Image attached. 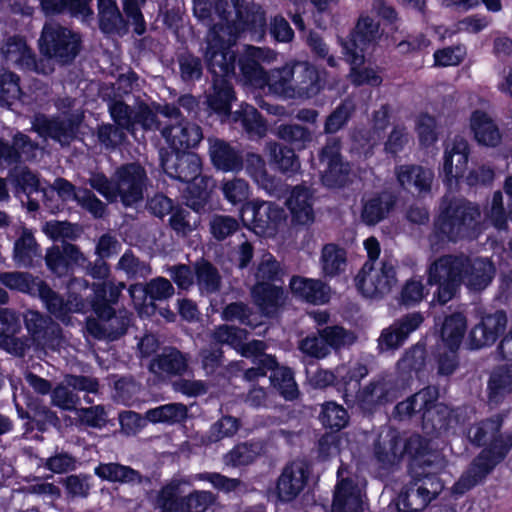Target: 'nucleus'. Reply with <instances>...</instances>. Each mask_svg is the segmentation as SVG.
<instances>
[{"label":"nucleus","instance_id":"f257e3e1","mask_svg":"<svg viewBox=\"0 0 512 512\" xmlns=\"http://www.w3.org/2000/svg\"><path fill=\"white\" fill-rule=\"evenodd\" d=\"M495 267L488 259L474 262L464 255L446 254L438 257L427 269V285L436 286L432 302L445 305L454 298L461 284L475 292L484 290L493 280Z\"/></svg>","mask_w":512,"mask_h":512},{"label":"nucleus","instance_id":"f03ea898","mask_svg":"<svg viewBox=\"0 0 512 512\" xmlns=\"http://www.w3.org/2000/svg\"><path fill=\"white\" fill-rule=\"evenodd\" d=\"M504 416L497 413L468 430V438L475 447H483L473 458L468 469L455 484L460 493L482 483L501 464L512 450V432H501Z\"/></svg>","mask_w":512,"mask_h":512},{"label":"nucleus","instance_id":"7ed1b4c3","mask_svg":"<svg viewBox=\"0 0 512 512\" xmlns=\"http://www.w3.org/2000/svg\"><path fill=\"white\" fill-rule=\"evenodd\" d=\"M235 46L219 34L212 35L207 40L204 53L208 71L218 68L224 76H233L244 85L263 89L266 83L263 63L273 59V51L253 45H244L239 51Z\"/></svg>","mask_w":512,"mask_h":512},{"label":"nucleus","instance_id":"20e7f679","mask_svg":"<svg viewBox=\"0 0 512 512\" xmlns=\"http://www.w3.org/2000/svg\"><path fill=\"white\" fill-rule=\"evenodd\" d=\"M480 219L478 204L463 197L443 198L433 221V235L439 242L449 243L476 239Z\"/></svg>","mask_w":512,"mask_h":512},{"label":"nucleus","instance_id":"39448f33","mask_svg":"<svg viewBox=\"0 0 512 512\" xmlns=\"http://www.w3.org/2000/svg\"><path fill=\"white\" fill-rule=\"evenodd\" d=\"M471 154L469 142L462 136L456 135L444 150L443 162L439 168V175L443 182L449 186L459 184L461 180L470 187L490 185L495 177L494 170L487 165L468 170Z\"/></svg>","mask_w":512,"mask_h":512},{"label":"nucleus","instance_id":"423d86ee","mask_svg":"<svg viewBox=\"0 0 512 512\" xmlns=\"http://www.w3.org/2000/svg\"><path fill=\"white\" fill-rule=\"evenodd\" d=\"M38 48L45 59L67 66L80 54L82 38L78 32L60 23H45L38 40Z\"/></svg>","mask_w":512,"mask_h":512},{"label":"nucleus","instance_id":"0eeeda50","mask_svg":"<svg viewBox=\"0 0 512 512\" xmlns=\"http://www.w3.org/2000/svg\"><path fill=\"white\" fill-rule=\"evenodd\" d=\"M443 489L438 474L431 472L411 473V480L400 490L395 504L398 512H421Z\"/></svg>","mask_w":512,"mask_h":512},{"label":"nucleus","instance_id":"6e6552de","mask_svg":"<svg viewBox=\"0 0 512 512\" xmlns=\"http://www.w3.org/2000/svg\"><path fill=\"white\" fill-rule=\"evenodd\" d=\"M381 38L380 23L361 14L349 35L340 39L342 54L347 63L363 64L365 54Z\"/></svg>","mask_w":512,"mask_h":512},{"label":"nucleus","instance_id":"1a4fd4ad","mask_svg":"<svg viewBox=\"0 0 512 512\" xmlns=\"http://www.w3.org/2000/svg\"><path fill=\"white\" fill-rule=\"evenodd\" d=\"M244 226L260 236L273 234L284 220V210L274 202L255 199L239 208Z\"/></svg>","mask_w":512,"mask_h":512},{"label":"nucleus","instance_id":"9d476101","mask_svg":"<svg viewBox=\"0 0 512 512\" xmlns=\"http://www.w3.org/2000/svg\"><path fill=\"white\" fill-rule=\"evenodd\" d=\"M320 165L325 168L322 173V182L328 188H343L349 182L351 167L341 154V140L337 137H328L325 145L318 152Z\"/></svg>","mask_w":512,"mask_h":512},{"label":"nucleus","instance_id":"9b49d317","mask_svg":"<svg viewBox=\"0 0 512 512\" xmlns=\"http://www.w3.org/2000/svg\"><path fill=\"white\" fill-rule=\"evenodd\" d=\"M400 396L397 382L384 377L373 379L360 387L354 398L364 416H372L382 407L394 402Z\"/></svg>","mask_w":512,"mask_h":512},{"label":"nucleus","instance_id":"f8f14e48","mask_svg":"<svg viewBox=\"0 0 512 512\" xmlns=\"http://www.w3.org/2000/svg\"><path fill=\"white\" fill-rule=\"evenodd\" d=\"M373 263L365 262L355 276L357 290L366 298H378L388 294L397 283L395 266L389 260H382L379 271L373 277Z\"/></svg>","mask_w":512,"mask_h":512},{"label":"nucleus","instance_id":"ddd939ff","mask_svg":"<svg viewBox=\"0 0 512 512\" xmlns=\"http://www.w3.org/2000/svg\"><path fill=\"white\" fill-rule=\"evenodd\" d=\"M213 500L211 492L195 490L182 496L171 485L163 487L157 496L160 512H205Z\"/></svg>","mask_w":512,"mask_h":512},{"label":"nucleus","instance_id":"4468645a","mask_svg":"<svg viewBox=\"0 0 512 512\" xmlns=\"http://www.w3.org/2000/svg\"><path fill=\"white\" fill-rule=\"evenodd\" d=\"M147 173L137 162L120 165L115 171L118 197L125 207H132L144 198Z\"/></svg>","mask_w":512,"mask_h":512},{"label":"nucleus","instance_id":"2eb2a0df","mask_svg":"<svg viewBox=\"0 0 512 512\" xmlns=\"http://www.w3.org/2000/svg\"><path fill=\"white\" fill-rule=\"evenodd\" d=\"M44 260L47 269L58 278H71L80 265L87 263L79 246L68 241L48 247Z\"/></svg>","mask_w":512,"mask_h":512},{"label":"nucleus","instance_id":"dca6fc26","mask_svg":"<svg viewBox=\"0 0 512 512\" xmlns=\"http://www.w3.org/2000/svg\"><path fill=\"white\" fill-rule=\"evenodd\" d=\"M160 165L165 174L181 183L191 182L202 175V160L190 151H160Z\"/></svg>","mask_w":512,"mask_h":512},{"label":"nucleus","instance_id":"f3484780","mask_svg":"<svg viewBox=\"0 0 512 512\" xmlns=\"http://www.w3.org/2000/svg\"><path fill=\"white\" fill-rule=\"evenodd\" d=\"M508 323L507 314L504 310H496L481 317L469 332L468 344L470 349L477 350L483 347L492 346L504 333Z\"/></svg>","mask_w":512,"mask_h":512},{"label":"nucleus","instance_id":"a211bd4d","mask_svg":"<svg viewBox=\"0 0 512 512\" xmlns=\"http://www.w3.org/2000/svg\"><path fill=\"white\" fill-rule=\"evenodd\" d=\"M24 324L33 342L43 348L54 349L61 341V327L50 316L35 310L24 314Z\"/></svg>","mask_w":512,"mask_h":512},{"label":"nucleus","instance_id":"6ab92c4d","mask_svg":"<svg viewBox=\"0 0 512 512\" xmlns=\"http://www.w3.org/2000/svg\"><path fill=\"white\" fill-rule=\"evenodd\" d=\"M310 470L304 461L288 462L276 483V492L281 502H291L304 490L307 485Z\"/></svg>","mask_w":512,"mask_h":512},{"label":"nucleus","instance_id":"aec40b11","mask_svg":"<svg viewBox=\"0 0 512 512\" xmlns=\"http://www.w3.org/2000/svg\"><path fill=\"white\" fill-rule=\"evenodd\" d=\"M78 121L73 117H48L38 114L32 121V129L40 137L51 138L60 143H70L76 138Z\"/></svg>","mask_w":512,"mask_h":512},{"label":"nucleus","instance_id":"412c9836","mask_svg":"<svg viewBox=\"0 0 512 512\" xmlns=\"http://www.w3.org/2000/svg\"><path fill=\"white\" fill-rule=\"evenodd\" d=\"M399 187L411 194L425 197L431 193L434 172L419 164H401L395 167Z\"/></svg>","mask_w":512,"mask_h":512},{"label":"nucleus","instance_id":"4be33fe9","mask_svg":"<svg viewBox=\"0 0 512 512\" xmlns=\"http://www.w3.org/2000/svg\"><path fill=\"white\" fill-rule=\"evenodd\" d=\"M423 322L424 316L421 312H411L402 315L395 319L390 326L382 330L379 345L386 350L400 348Z\"/></svg>","mask_w":512,"mask_h":512},{"label":"nucleus","instance_id":"5701e85b","mask_svg":"<svg viewBox=\"0 0 512 512\" xmlns=\"http://www.w3.org/2000/svg\"><path fill=\"white\" fill-rule=\"evenodd\" d=\"M326 86V73L308 62L295 63L293 97L311 99Z\"/></svg>","mask_w":512,"mask_h":512},{"label":"nucleus","instance_id":"b1692460","mask_svg":"<svg viewBox=\"0 0 512 512\" xmlns=\"http://www.w3.org/2000/svg\"><path fill=\"white\" fill-rule=\"evenodd\" d=\"M250 294L261 315L267 318L276 317L287 299L283 286L275 283L255 282Z\"/></svg>","mask_w":512,"mask_h":512},{"label":"nucleus","instance_id":"393cba45","mask_svg":"<svg viewBox=\"0 0 512 512\" xmlns=\"http://www.w3.org/2000/svg\"><path fill=\"white\" fill-rule=\"evenodd\" d=\"M234 25L237 31L247 33L252 41L262 42L268 29L266 12L259 5L245 2L241 10H237Z\"/></svg>","mask_w":512,"mask_h":512},{"label":"nucleus","instance_id":"a878e982","mask_svg":"<svg viewBox=\"0 0 512 512\" xmlns=\"http://www.w3.org/2000/svg\"><path fill=\"white\" fill-rule=\"evenodd\" d=\"M171 151H189L196 148L203 139V132L196 123L182 120L176 125L166 126L162 130Z\"/></svg>","mask_w":512,"mask_h":512},{"label":"nucleus","instance_id":"bb28decb","mask_svg":"<svg viewBox=\"0 0 512 512\" xmlns=\"http://www.w3.org/2000/svg\"><path fill=\"white\" fill-rule=\"evenodd\" d=\"M400 452L402 458L407 456L409 459L410 473L425 471L433 464L431 441L420 434H412L405 440L401 438Z\"/></svg>","mask_w":512,"mask_h":512},{"label":"nucleus","instance_id":"cd10ccee","mask_svg":"<svg viewBox=\"0 0 512 512\" xmlns=\"http://www.w3.org/2000/svg\"><path fill=\"white\" fill-rule=\"evenodd\" d=\"M292 222L296 225H310L315 220L314 190L304 184L292 188L286 201Z\"/></svg>","mask_w":512,"mask_h":512},{"label":"nucleus","instance_id":"c85d7f7f","mask_svg":"<svg viewBox=\"0 0 512 512\" xmlns=\"http://www.w3.org/2000/svg\"><path fill=\"white\" fill-rule=\"evenodd\" d=\"M455 420L454 411L438 399L427 405L421 416L423 431L432 437L448 432Z\"/></svg>","mask_w":512,"mask_h":512},{"label":"nucleus","instance_id":"c756f323","mask_svg":"<svg viewBox=\"0 0 512 512\" xmlns=\"http://www.w3.org/2000/svg\"><path fill=\"white\" fill-rule=\"evenodd\" d=\"M437 399H439L438 388L430 385L426 386L405 400L398 402L393 409V416L399 421L412 419L418 414L421 417L425 407Z\"/></svg>","mask_w":512,"mask_h":512},{"label":"nucleus","instance_id":"7c9ffc66","mask_svg":"<svg viewBox=\"0 0 512 512\" xmlns=\"http://www.w3.org/2000/svg\"><path fill=\"white\" fill-rule=\"evenodd\" d=\"M397 196L383 190L372 194L363 201L361 219L368 226H374L384 220L397 204Z\"/></svg>","mask_w":512,"mask_h":512},{"label":"nucleus","instance_id":"2f4dec72","mask_svg":"<svg viewBox=\"0 0 512 512\" xmlns=\"http://www.w3.org/2000/svg\"><path fill=\"white\" fill-rule=\"evenodd\" d=\"M212 74V94L208 97V105L217 114H229L232 102L236 99L234 87L230 81L233 76H224L218 68L209 71Z\"/></svg>","mask_w":512,"mask_h":512},{"label":"nucleus","instance_id":"473e14b6","mask_svg":"<svg viewBox=\"0 0 512 512\" xmlns=\"http://www.w3.org/2000/svg\"><path fill=\"white\" fill-rule=\"evenodd\" d=\"M326 284L320 279H312L304 276L293 275L289 281L292 295L306 303L322 305L329 301Z\"/></svg>","mask_w":512,"mask_h":512},{"label":"nucleus","instance_id":"72a5a7b5","mask_svg":"<svg viewBox=\"0 0 512 512\" xmlns=\"http://www.w3.org/2000/svg\"><path fill=\"white\" fill-rule=\"evenodd\" d=\"M368 374L365 365H339L335 368V390L342 395L346 403L354 398L360 389L361 380Z\"/></svg>","mask_w":512,"mask_h":512},{"label":"nucleus","instance_id":"f704fd0d","mask_svg":"<svg viewBox=\"0 0 512 512\" xmlns=\"http://www.w3.org/2000/svg\"><path fill=\"white\" fill-rule=\"evenodd\" d=\"M470 130L475 141L485 147L495 148L502 140V135L495 121L487 112L476 109L470 116Z\"/></svg>","mask_w":512,"mask_h":512},{"label":"nucleus","instance_id":"c9c22d12","mask_svg":"<svg viewBox=\"0 0 512 512\" xmlns=\"http://www.w3.org/2000/svg\"><path fill=\"white\" fill-rule=\"evenodd\" d=\"M98 26L106 35L124 36L129 32L128 21L116 0H98Z\"/></svg>","mask_w":512,"mask_h":512},{"label":"nucleus","instance_id":"e433bc0d","mask_svg":"<svg viewBox=\"0 0 512 512\" xmlns=\"http://www.w3.org/2000/svg\"><path fill=\"white\" fill-rule=\"evenodd\" d=\"M269 163L273 170L286 177L296 175L301 169V163L296 150L279 142L267 143Z\"/></svg>","mask_w":512,"mask_h":512},{"label":"nucleus","instance_id":"4c0bfd02","mask_svg":"<svg viewBox=\"0 0 512 512\" xmlns=\"http://www.w3.org/2000/svg\"><path fill=\"white\" fill-rule=\"evenodd\" d=\"M188 355L178 348L166 346L152 358L150 370L171 376H182L188 369Z\"/></svg>","mask_w":512,"mask_h":512},{"label":"nucleus","instance_id":"58836bf2","mask_svg":"<svg viewBox=\"0 0 512 512\" xmlns=\"http://www.w3.org/2000/svg\"><path fill=\"white\" fill-rule=\"evenodd\" d=\"M210 158L212 164L224 172H238L244 167L241 152L221 139H216L211 144Z\"/></svg>","mask_w":512,"mask_h":512},{"label":"nucleus","instance_id":"ea45409f","mask_svg":"<svg viewBox=\"0 0 512 512\" xmlns=\"http://www.w3.org/2000/svg\"><path fill=\"white\" fill-rule=\"evenodd\" d=\"M348 266L347 251L336 243L323 245L320 255L321 274L325 279H334L345 274Z\"/></svg>","mask_w":512,"mask_h":512},{"label":"nucleus","instance_id":"a19ab883","mask_svg":"<svg viewBox=\"0 0 512 512\" xmlns=\"http://www.w3.org/2000/svg\"><path fill=\"white\" fill-rule=\"evenodd\" d=\"M512 393V364L496 367L487 383L488 403L498 406Z\"/></svg>","mask_w":512,"mask_h":512},{"label":"nucleus","instance_id":"79ce46f5","mask_svg":"<svg viewBox=\"0 0 512 512\" xmlns=\"http://www.w3.org/2000/svg\"><path fill=\"white\" fill-rule=\"evenodd\" d=\"M331 510L332 512H362L361 495L351 479H342L336 485Z\"/></svg>","mask_w":512,"mask_h":512},{"label":"nucleus","instance_id":"37998d69","mask_svg":"<svg viewBox=\"0 0 512 512\" xmlns=\"http://www.w3.org/2000/svg\"><path fill=\"white\" fill-rule=\"evenodd\" d=\"M295 75V64H285L282 67L271 69L265 72L264 77L269 93L285 98H293V82Z\"/></svg>","mask_w":512,"mask_h":512},{"label":"nucleus","instance_id":"c03bdc74","mask_svg":"<svg viewBox=\"0 0 512 512\" xmlns=\"http://www.w3.org/2000/svg\"><path fill=\"white\" fill-rule=\"evenodd\" d=\"M41 256V248L33 232L23 228L13 246V260L20 267H32L34 258Z\"/></svg>","mask_w":512,"mask_h":512},{"label":"nucleus","instance_id":"a18cd8bd","mask_svg":"<svg viewBox=\"0 0 512 512\" xmlns=\"http://www.w3.org/2000/svg\"><path fill=\"white\" fill-rule=\"evenodd\" d=\"M94 474L101 480L118 483H141V473L130 466L116 462L99 463L94 468Z\"/></svg>","mask_w":512,"mask_h":512},{"label":"nucleus","instance_id":"49530a36","mask_svg":"<svg viewBox=\"0 0 512 512\" xmlns=\"http://www.w3.org/2000/svg\"><path fill=\"white\" fill-rule=\"evenodd\" d=\"M275 134L289 147L298 151L308 148L313 141L312 130L298 123H282L276 127Z\"/></svg>","mask_w":512,"mask_h":512},{"label":"nucleus","instance_id":"de8ad7c7","mask_svg":"<svg viewBox=\"0 0 512 512\" xmlns=\"http://www.w3.org/2000/svg\"><path fill=\"white\" fill-rule=\"evenodd\" d=\"M269 380L271 386L286 401H295L299 398L300 391L292 368L278 363L275 371L270 374Z\"/></svg>","mask_w":512,"mask_h":512},{"label":"nucleus","instance_id":"09e8293b","mask_svg":"<svg viewBox=\"0 0 512 512\" xmlns=\"http://www.w3.org/2000/svg\"><path fill=\"white\" fill-rule=\"evenodd\" d=\"M467 330V319L463 313L455 312L445 317L440 330L444 347L460 348Z\"/></svg>","mask_w":512,"mask_h":512},{"label":"nucleus","instance_id":"8fccbe9b","mask_svg":"<svg viewBox=\"0 0 512 512\" xmlns=\"http://www.w3.org/2000/svg\"><path fill=\"white\" fill-rule=\"evenodd\" d=\"M211 178L200 175L191 182H185V204L195 212L204 210L210 199L209 183Z\"/></svg>","mask_w":512,"mask_h":512},{"label":"nucleus","instance_id":"3c124183","mask_svg":"<svg viewBox=\"0 0 512 512\" xmlns=\"http://www.w3.org/2000/svg\"><path fill=\"white\" fill-rule=\"evenodd\" d=\"M193 267L195 279L201 291L213 294L220 290L221 275L210 261L201 258L194 263Z\"/></svg>","mask_w":512,"mask_h":512},{"label":"nucleus","instance_id":"603ef678","mask_svg":"<svg viewBox=\"0 0 512 512\" xmlns=\"http://www.w3.org/2000/svg\"><path fill=\"white\" fill-rule=\"evenodd\" d=\"M41 278L33 276L29 272H3L0 274V282L6 288L29 296L36 297L38 286H40Z\"/></svg>","mask_w":512,"mask_h":512},{"label":"nucleus","instance_id":"864d4df0","mask_svg":"<svg viewBox=\"0 0 512 512\" xmlns=\"http://www.w3.org/2000/svg\"><path fill=\"white\" fill-rule=\"evenodd\" d=\"M319 420L324 428L339 432L349 424L350 416L342 405L335 401H326L321 406Z\"/></svg>","mask_w":512,"mask_h":512},{"label":"nucleus","instance_id":"5fc2aeb1","mask_svg":"<svg viewBox=\"0 0 512 512\" xmlns=\"http://www.w3.org/2000/svg\"><path fill=\"white\" fill-rule=\"evenodd\" d=\"M401 437L393 435L387 442L376 441L374 443V457L381 468L391 469L399 464L401 457Z\"/></svg>","mask_w":512,"mask_h":512},{"label":"nucleus","instance_id":"6e6d98bb","mask_svg":"<svg viewBox=\"0 0 512 512\" xmlns=\"http://www.w3.org/2000/svg\"><path fill=\"white\" fill-rule=\"evenodd\" d=\"M130 294L133 298L136 294H142L144 298L149 297L154 301H161L171 297L175 290L171 282L164 277H157L150 282L143 284H133L130 286Z\"/></svg>","mask_w":512,"mask_h":512},{"label":"nucleus","instance_id":"4d7b16f0","mask_svg":"<svg viewBox=\"0 0 512 512\" xmlns=\"http://www.w3.org/2000/svg\"><path fill=\"white\" fill-rule=\"evenodd\" d=\"M356 106L350 99H343L326 117L324 133L333 135L347 126L355 113Z\"/></svg>","mask_w":512,"mask_h":512},{"label":"nucleus","instance_id":"13d9d810","mask_svg":"<svg viewBox=\"0 0 512 512\" xmlns=\"http://www.w3.org/2000/svg\"><path fill=\"white\" fill-rule=\"evenodd\" d=\"M187 407L182 403H169L147 411V419L151 423L175 424L187 418Z\"/></svg>","mask_w":512,"mask_h":512},{"label":"nucleus","instance_id":"bf43d9fd","mask_svg":"<svg viewBox=\"0 0 512 512\" xmlns=\"http://www.w3.org/2000/svg\"><path fill=\"white\" fill-rule=\"evenodd\" d=\"M36 297H38L44 304L47 311L58 319H63L67 316L69 309L67 303L59 293L54 291L46 281H40V286L37 288Z\"/></svg>","mask_w":512,"mask_h":512},{"label":"nucleus","instance_id":"052dcab7","mask_svg":"<svg viewBox=\"0 0 512 512\" xmlns=\"http://www.w3.org/2000/svg\"><path fill=\"white\" fill-rule=\"evenodd\" d=\"M427 351L424 345L416 344L409 348L399 359L397 366L400 371L408 374L412 379V373L418 375L426 366Z\"/></svg>","mask_w":512,"mask_h":512},{"label":"nucleus","instance_id":"680f3d73","mask_svg":"<svg viewBox=\"0 0 512 512\" xmlns=\"http://www.w3.org/2000/svg\"><path fill=\"white\" fill-rule=\"evenodd\" d=\"M43 232L53 242L75 241L81 235V228L69 221L50 220L43 226Z\"/></svg>","mask_w":512,"mask_h":512},{"label":"nucleus","instance_id":"e2e57ef3","mask_svg":"<svg viewBox=\"0 0 512 512\" xmlns=\"http://www.w3.org/2000/svg\"><path fill=\"white\" fill-rule=\"evenodd\" d=\"M283 275L284 271L276 258L270 253L263 255L256 268V282L279 283L282 285Z\"/></svg>","mask_w":512,"mask_h":512},{"label":"nucleus","instance_id":"0e129e2a","mask_svg":"<svg viewBox=\"0 0 512 512\" xmlns=\"http://www.w3.org/2000/svg\"><path fill=\"white\" fill-rule=\"evenodd\" d=\"M243 129L250 136L262 137L266 134L267 125L261 113L252 105H246L238 114Z\"/></svg>","mask_w":512,"mask_h":512},{"label":"nucleus","instance_id":"69168bd1","mask_svg":"<svg viewBox=\"0 0 512 512\" xmlns=\"http://www.w3.org/2000/svg\"><path fill=\"white\" fill-rule=\"evenodd\" d=\"M180 77L184 82L199 81L203 75V64L200 57L186 50L177 55Z\"/></svg>","mask_w":512,"mask_h":512},{"label":"nucleus","instance_id":"338daca9","mask_svg":"<svg viewBox=\"0 0 512 512\" xmlns=\"http://www.w3.org/2000/svg\"><path fill=\"white\" fill-rule=\"evenodd\" d=\"M428 293L429 291L423 284L422 279L412 277L404 283L398 300L405 307H413L419 304Z\"/></svg>","mask_w":512,"mask_h":512},{"label":"nucleus","instance_id":"774afa93","mask_svg":"<svg viewBox=\"0 0 512 512\" xmlns=\"http://www.w3.org/2000/svg\"><path fill=\"white\" fill-rule=\"evenodd\" d=\"M10 176L16 193H23L30 198L31 195L41 190L38 176L28 167H24L20 171L11 172Z\"/></svg>","mask_w":512,"mask_h":512}]
</instances>
